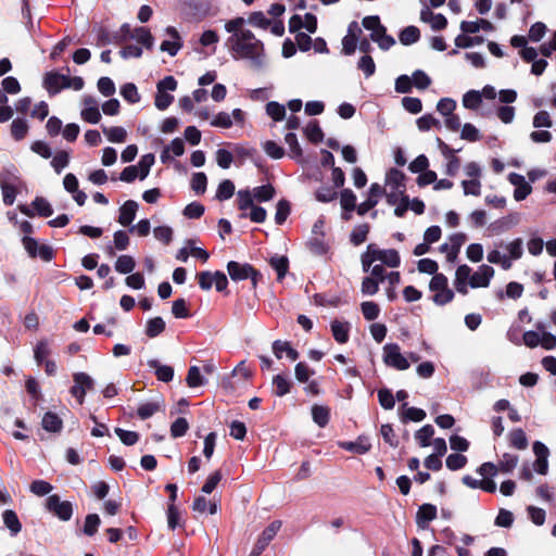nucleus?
<instances>
[{
    "label": "nucleus",
    "mask_w": 556,
    "mask_h": 556,
    "mask_svg": "<svg viewBox=\"0 0 556 556\" xmlns=\"http://www.w3.org/2000/svg\"><path fill=\"white\" fill-rule=\"evenodd\" d=\"M445 464L450 470H458L465 467L467 464V457L458 453L450 454L445 460Z\"/></svg>",
    "instance_id": "58"
},
{
    "label": "nucleus",
    "mask_w": 556,
    "mask_h": 556,
    "mask_svg": "<svg viewBox=\"0 0 556 556\" xmlns=\"http://www.w3.org/2000/svg\"><path fill=\"white\" fill-rule=\"evenodd\" d=\"M251 24L254 27L267 29L270 24L271 20L268 18L263 12H253L249 15L248 20H245V23Z\"/></svg>",
    "instance_id": "39"
},
{
    "label": "nucleus",
    "mask_w": 556,
    "mask_h": 556,
    "mask_svg": "<svg viewBox=\"0 0 556 556\" xmlns=\"http://www.w3.org/2000/svg\"><path fill=\"white\" fill-rule=\"evenodd\" d=\"M509 444L518 450H526L528 447V439L521 428L514 429L508 434Z\"/></svg>",
    "instance_id": "28"
},
{
    "label": "nucleus",
    "mask_w": 556,
    "mask_h": 556,
    "mask_svg": "<svg viewBox=\"0 0 556 556\" xmlns=\"http://www.w3.org/2000/svg\"><path fill=\"white\" fill-rule=\"evenodd\" d=\"M383 362L387 366L396 370H406L410 364L407 357L401 353V348L396 343H387L383 346Z\"/></svg>",
    "instance_id": "3"
},
{
    "label": "nucleus",
    "mask_w": 556,
    "mask_h": 556,
    "mask_svg": "<svg viewBox=\"0 0 556 556\" xmlns=\"http://www.w3.org/2000/svg\"><path fill=\"white\" fill-rule=\"evenodd\" d=\"M410 79L413 86L420 90L427 89L431 84V78L421 70H416Z\"/></svg>",
    "instance_id": "48"
},
{
    "label": "nucleus",
    "mask_w": 556,
    "mask_h": 556,
    "mask_svg": "<svg viewBox=\"0 0 556 556\" xmlns=\"http://www.w3.org/2000/svg\"><path fill=\"white\" fill-rule=\"evenodd\" d=\"M165 329V321L162 317L150 318L146 325V334L149 338H155Z\"/></svg>",
    "instance_id": "31"
},
{
    "label": "nucleus",
    "mask_w": 556,
    "mask_h": 556,
    "mask_svg": "<svg viewBox=\"0 0 556 556\" xmlns=\"http://www.w3.org/2000/svg\"><path fill=\"white\" fill-rule=\"evenodd\" d=\"M33 206L37 213L42 217H49L53 214L51 204L43 198H36L33 201Z\"/></svg>",
    "instance_id": "62"
},
{
    "label": "nucleus",
    "mask_w": 556,
    "mask_h": 556,
    "mask_svg": "<svg viewBox=\"0 0 556 556\" xmlns=\"http://www.w3.org/2000/svg\"><path fill=\"white\" fill-rule=\"evenodd\" d=\"M100 522V517L97 514L88 515L85 519L84 533L88 536H92L98 531Z\"/></svg>",
    "instance_id": "56"
},
{
    "label": "nucleus",
    "mask_w": 556,
    "mask_h": 556,
    "mask_svg": "<svg viewBox=\"0 0 556 556\" xmlns=\"http://www.w3.org/2000/svg\"><path fill=\"white\" fill-rule=\"evenodd\" d=\"M47 509L63 521L70 520L73 515L72 503L68 501H61L60 496L56 494L50 495L47 498Z\"/></svg>",
    "instance_id": "6"
},
{
    "label": "nucleus",
    "mask_w": 556,
    "mask_h": 556,
    "mask_svg": "<svg viewBox=\"0 0 556 556\" xmlns=\"http://www.w3.org/2000/svg\"><path fill=\"white\" fill-rule=\"evenodd\" d=\"M338 445L345 451L359 455L366 454L371 447L369 439L365 435H359L355 441H340Z\"/></svg>",
    "instance_id": "14"
},
{
    "label": "nucleus",
    "mask_w": 556,
    "mask_h": 556,
    "mask_svg": "<svg viewBox=\"0 0 556 556\" xmlns=\"http://www.w3.org/2000/svg\"><path fill=\"white\" fill-rule=\"evenodd\" d=\"M189 424L186 418H177L170 426V434L173 438H180L186 434Z\"/></svg>",
    "instance_id": "64"
},
{
    "label": "nucleus",
    "mask_w": 556,
    "mask_h": 556,
    "mask_svg": "<svg viewBox=\"0 0 556 556\" xmlns=\"http://www.w3.org/2000/svg\"><path fill=\"white\" fill-rule=\"evenodd\" d=\"M290 214V204L286 200H280L276 206L275 222L277 225H282Z\"/></svg>",
    "instance_id": "57"
},
{
    "label": "nucleus",
    "mask_w": 556,
    "mask_h": 556,
    "mask_svg": "<svg viewBox=\"0 0 556 556\" xmlns=\"http://www.w3.org/2000/svg\"><path fill=\"white\" fill-rule=\"evenodd\" d=\"M164 401L159 399L154 401L143 402L138 406L137 416L146 420L152 417L155 413L162 410L164 408Z\"/></svg>",
    "instance_id": "18"
},
{
    "label": "nucleus",
    "mask_w": 556,
    "mask_h": 556,
    "mask_svg": "<svg viewBox=\"0 0 556 556\" xmlns=\"http://www.w3.org/2000/svg\"><path fill=\"white\" fill-rule=\"evenodd\" d=\"M363 26L370 31V39L376 41L379 38L381 31L386 33V27L380 23V18L377 15H370L363 18Z\"/></svg>",
    "instance_id": "22"
},
{
    "label": "nucleus",
    "mask_w": 556,
    "mask_h": 556,
    "mask_svg": "<svg viewBox=\"0 0 556 556\" xmlns=\"http://www.w3.org/2000/svg\"><path fill=\"white\" fill-rule=\"evenodd\" d=\"M340 204L346 212H352L356 206V195L350 189H344L340 195Z\"/></svg>",
    "instance_id": "50"
},
{
    "label": "nucleus",
    "mask_w": 556,
    "mask_h": 556,
    "mask_svg": "<svg viewBox=\"0 0 556 556\" xmlns=\"http://www.w3.org/2000/svg\"><path fill=\"white\" fill-rule=\"evenodd\" d=\"M369 232V227L366 224H362L356 226L351 233V241L355 245H359L365 242L367 235Z\"/></svg>",
    "instance_id": "59"
},
{
    "label": "nucleus",
    "mask_w": 556,
    "mask_h": 556,
    "mask_svg": "<svg viewBox=\"0 0 556 556\" xmlns=\"http://www.w3.org/2000/svg\"><path fill=\"white\" fill-rule=\"evenodd\" d=\"M235 193V185L231 180H223L217 188L216 199L219 201H226L230 199Z\"/></svg>",
    "instance_id": "40"
},
{
    "label": "nucleus",
    "mask_w": 556,
    "mask_h": 556,
    "mask_svg": "<svg viewBox=\"0 0 556 556\" xmlns=\"http://www.w3.org/2000/svg\"><path fill=\"white\" fill-rule=\"evenodd\" d=\"M462 187L465 195L478 197L481 193L480 179H465L462 181Z\"/></svg>",
    "instance_id": "54"
},
{
    "label": "nucleus",
    "mask_w": 556,
    "mask_h": 556,
    "mask_svg": "<svg viewBox=\"0 0 556 556\" xmlns=\"http://www.w3.org/2000/svg\"><path fill=\"white\" fill-rule=\"evenodd\" d=\"M519 457L515 454L504 453L498 460L500 472L510 473L518 465Z\"/></svg>",
    "instance_id": "30"
},
{
    "label": "nucleus",
    "mask_w": 556,
    "mask_h": 556,
    "mask_svg": "<svg viewBox=\"0 0 556 556\" xmlns=\"http://www.w3.org/2000/svg\"><path fill=\"white\" fill-rule=\"evenodd\" d=\"M165 34L169 37V39L164 40L161 43L160 49L161 51L168 53L170 56H175L184 46L182 38L180 37L178 30L173 26L166 27Z\"/></svg>",
    "instance_id": "8"
},
{
    "label": "nucleus",
    "mask_w": 556,
    "mask_h": 556,
    "mask_svg": "<svg viewBox=\"0 0 556 556\" xmlns=\"http://www.w3.org/2000/svg\"><path fill=\"white\" fill-rule=\"evenodd\" d=\"M130 38L137 40L143 45L147 49H152L154 45V38L150 30L146 27H136L130 34Z\"/></svg>",
    "instance_id": "25"
},
{
    "label": "nucleus",
    "mask_w": 556,
    "mask_h": 556,
    "mask_svg": "<svg viewBox=\"0 0 556 556\" xmlns=\"http://www.w3.org/2000/svg\"><path fill=\"white\" fill-rule=\"evenodd\" d=\"M460 138L469 142H476L480 140L481 136L479 129L475 125L466 123L462 127Z\"/></svg>",
    "instance_id": "49"
},
{
    "label": "nucleus",
    "mask_w": 556,
    "mask_h": 556,
    "mask_svg": "<svg viewBox=\"0 0 556 556\" xmlns=\"http://www.w3.org/2000/svg\"><path fill=\"white\" fill-rule=\"evenodd\" d=\"M495 270L490 265H481L478 270L472 274L469 280L470 288H486L490 286L492 278L494 277Z\"/></svg>",
    "instance_id": "9"
},
{
    "label": "nucleus",
    "mask_w": 556,
    "mask_h": 556,
    "mask_svg": "<svg viewBox=\"0 0 556 556\" xmlns=\"http://www.w3.org/2000/svg\"><path fill=\"white\" fill-rule=\"evenodd\" d=\"M186 382L190 388L202 387L206 383V379L201 374V368L198 366H191L188 370Z\"/></svg>",
    "instance_id": "29"
},
{
    "label": "nucleus",
    "mask_w": 556,
    "mask_h": 556,
    "mask_svg": "<svg viewBox=\"0 0 556 556\" xmlns=\"http://www.w3.org/2000/svg\"><path fill=\"white\" fill-rule=\"evenodd\" d=\"M266 113L276 122L282 121L286 116L285 105L270 101L266 104Z\"/></svg>",
    "instance_id": "46"
},
{
    "label": "nucleus",
    "mask_w": 556,
    "mask_h": 556,
    "mask_svg": "<svg viewBox=\"0 0 556 556\" xmlns=\"http://www.w3.org/2000/svg\"><path fill=\"white\" fill-rule=\"evenodd\" d=\"M273 387L277 396H283L290 392V381L282 375H276L273 378Z\"/></svg>",
    "instance_id": "42"
},
{
    "label": "nucleus",
    "mask_w": 556,
    "mask_h": 556,
    "mask_svg": "<svg viewBox=\"0 0 556 556\" xmlns=\"http://www.w3.org/2000/svg\"><path fill=\"white\" fill-rule=\"evenodd\" d=\"M137 211H138V203L136 201H134V200L126 201L119 207L118 223L122 226H130L131 223L136 218Z\"/></svg>",
    "instance_id": "17"
},
{
    "label": "nucleus",
    "mask_w": 556,
    "mask_h": 556,
    "mask_svg": "<svg viewBox=\"0 0 556 556\" xmlns=\"http://www.w3.org/2000/svg\"><path fill=\"white\" fill-rule=\"evenodd\" d=\"M437 507L432 504H422L416 514V525L419 529H427L430 521L437 518Z\"/></svg>",
    "instance_id": "15"
},
{
    "label": "nucleus",
    "mask_w": 556,
    "mask_h": 556,
    "mask_svg": "<svg viewBox=\"0 0 556 556\" xmlns=\"http://www.w3.org/2000/svg\"><path fill=\"white\" fill-rule=\"evenodd\" d=\"M372 252L377 262L391 268H396L401 264V257L394 249H380L372 243Z\"/></svg>",
    "instance_id": "10"
},
{
    "label": "nucleus",
    "mask_w": 556,
    "mask_h": 556,
    "mask_svg": "<svg viewBox=\"0 0 556 556\" xmlns=\"http://www.w3.org/2000/svg\"><path fill=\"white\" fill-rule=\"evenodd\" d=\"M405 175L403 172L391 168L386 174V198L390 205L397 204L401 198L405 195Z\"/></svg>",
    "instance_id": "2"
},
{
    "label": "nucleus",
    "mask_w": 556,
    "mask_h": 556,
    "mask_svg": "<svg viewBox=\"0 0 556 556\" xmlns=\"http://www.w3.org/2000/svg\"><path fill=\"white\" fill-rule=\"evenodd\" d=\"M136 267V262L130 255H121L115 263V270L119 274H130Z\"/></svg>",
    "instance_id": "34"
},
{
    "label": "nucleus",
    "mask_w": 556,
    "mask_h": 556,
    "mask_svg": "<svg viewBox=\"0 0 556 556\" xmlns=\"http://www.w3.org/2000/svg\"><path fill=\"white\" fill-rule=\"evenodd\" d=\"M121 94L129 103H137L140 101V94L135 84L127 83L122 86Z\"/></svg>",
    "instance_id": "47"
},
{
    "label": "nucleus",
    "mask_w": 556,
    "mask_h": 556,
    "mask_svg": "<svg viewBox=\"0 0 556 556\" xmlns=\"http://www.w3.org/2000/svg\"><path fill=\"white\" fill-rule=\"evenodd\" d=\"M533 453L536 456V459L533 464L534 470L540 475H546L548 471L549 455L547 446L540 441H535L533 443Z\"/></svg>",
    "instance_id": "11"
},
{
    "label": "nucleus",
    "mask_w": 556,
    "mask_h": 556,
    "mask_svg": "<svg viewBox=\"0 0 556 556\" xmlns=\"http://www.w3.org/2000/svg\"><path fill=\"white\" fill-rule=\"evenodd\" d=\"M28 131L27 121L24 118H15L11 124V135L15 140H22Z\"/></svg>",
    "instance_id": "38"
},
{
    "label": "nucleus",
    "mask_w": 556,
    "mask_h": 556,
    "mask_svg": "<svg viewBox=\"0 0 556 556\" xmlns=\"http://www.w3.org/2000/svg\"><path fill=\"white\" fill-rule=\"evenodd\" d=\"M2 520L11 536H16L22 530V523L12 509H5L2 514Z\"/></svg>",
    "instance_id": "21"
},
{
    "label": "nucleus",
    "mask_w": 556,
    "mask_h": 556,
    "mask_svg": "<svg viewBox=\"0 0 556 556\" xmlns=\"http://www.w3.org/2000/svg\"><path fill=\"white\" fill-rule=\"evenodd\" d=\"M357 68L364 73L366 78H369L376 72V64L370 55L365 54L358 60Z\"/></svg>",
    "instance_id": "45"
},
{
    "label": "nucleus",
    "mask_w": 556,
    "mask_h": 556,
    "mask_svg": "<svg viewBox=\"0 0 556 556\" xmlns=\"http://www.w3.org/2000/svg\"><path fill=\"white\" fill-rule=\"evenodd\" d=\"M68 153L65 151H60L53 156L51 166L54 168L55 173L60 174L68 165Z\"/></svg>",
    "instance_id": "61"
},
{
    "label": "nucleus",
    "mask_w": 556,
    "mask_h": 556,
    "mask_svg": "<svg viewBox=\"0 0 556 556\" xmlns=\"http://www.w3.org/2000/svg\"><path fill=\"white\" fill-rule=\"evenodd\" d=\"M330 328L338 343L343 344L349 341L351 330V324L349 321L333 320Z\"/></svg>",
    "instance_id": "19"
},
{
    "label": "nucleus",
    "mask_w": 556,
    "mask_h": 556,
    "mask_svg": "<svg viewBox=\"0 0 556 556\" xmlns=\"http://www.w3.org/2000/svg\"><path fill=\"white\" fill-rule=\"evenodd\" d=\"M361 309L366 320H375L380 314V307L372 301H366L361 304Z\"/></svg>",
    "instance_id": "44"
},
{
    "label": "nucleus",
    "mask_w": 556,
    "mask_h": 556,
    "mask_svg": "<svg viewBox=\"0 0 556 556\" xmlns=\"http://www.w3.org/2000/svg\"><path fill=\"white\" fill-rule=\"evenodd\" d=\"M252 195L260 202L269 201L275 194V189L271 185H264L255 187L252 191Z\"/></svg>",
    "instance_id": "41"
},
{
    "label": "nucleus",
    "mask_w": 556,
    "mask_h": 556,
    "mask_svg": "<svg viewBox=\"0 0 556 556\" xmlns=\"http://www.w3.org/2000/svg\"><path fill=\"white\" fill-rule=\"evenodd\" d=\"M304 134L306 138L314 143L320 142L324 138L323 130L316 121H311L306 125L304 128Z\"/></svg>",
    "instance_id": "35"
},
{
    "label": "nucleus",
    "mask_w": 556,
    "mask_h": 556,
    "mask_svg": "<svg viewBox=\"0 0 556 556\" xmlns=\"http://www.w3.org/2000/svg\"><path fill=\"white\" fill-rule=\"evenodd\" d=\"M67 81V75L50 72L46 74L43 85L49 93L55 94L66 88Z\"/></svg>",
    "instance_id": "13"
},
{
    "label": "nucleus",
    "mask_w": 556,
    "mask_h": 556,
    "mask_svg": "<svg viewBox=\"0 0 556 556\" xmlns=\"http://www.w3.org/2000/svg\"><path fill=\"white\" fill-rule=\"evenodd\" d=\"M0 187L2 191V199L5 205H12L16 198V188L3 180H0Z\"/></svg>",
    "instance_id": "55"
},
{
    "label": "nucleus",
    "mask_w": 556,
    "mask_h": 556,
    "mask_svg": "<svg viewBox=\"0 0 556 556\" xmlns=\"http://www.w3.org/2000/svg\"><path fill=\"white\" fill-rule=\"evenodd\" d=\"M244 25L245 20L241 16L225 23L229 34L225 47L235 60H245L253 70L261 71L267 63L264 43Z\"/></svg>",
    "instance_id": "1"
},
{
    "label": "nucleus",
    "mask_w": 556,
    "mask_h": 556,
    "mask_svg": "<svg viewBox=\"0 0 556 556\" xmlns=\"http://www.w3.org/2000/svg\"><path fill=\"white\" fill-rule=\"evenodd\" d=\"M210 124L213 127L230 128L232 126V118L229 113L219 112L212 118Z\"/></svg>",
    "instance_id": "63"
},
{
    "label": "nucleus",
    "mask_w": 556,
    "mask_h": 556,
    "mask_svg": "<svg viewBox=\"0 0 556 556\" xmlns=\"http://www.w3.org/2000/svg\"><path fill=\"white\" fill-rule=\"evenodd\" d=\"M312 253L323 255L327 252V244L325 243L324 236H312L307 242Z\"/></svg>",
    "instance_id": "51"
},
{
    "label": "nucleus",
    "mask_w": 556,
    "mask_h": 556,
    "mask_svg": "<svg viewBox=\"0 0 556 556\" xmlns=\"http://www.w3.org/2000/svg\"><path fill=\"white\" fill-rule=\"evenodd\" d=\"M42 428L49 432H60L63 427L62 419L52 412H47L41 420Z\"/></svg>",
    "instance_id": "24"
},
{
    "label": "nucleus",
    "mask_w": 556,
    "mask_h": 556,
    "mask_svg": "<svg viewBox=\"0 0 556 556\" xmlns=\"http://www.w3.org/2000/svg\"><path fill=\"white\" fill-rule=\"evenodd\" d=\"M433 434V427L431 425H426L415 433V439L421 447H427L431 444L430 440Z\"/></svg>",
    "instance_id": "37"
},
{
    "label": "nucleus",
    "mask_w": 556,
    "mask_h": 556,
    "mask_svg": "<svg viewBox=\"0 0 556 556\" xmlns=\"http://www.w3.org/2000/svg\"><path fill=\"white\" fill-rule=\"evenodd\" d=\"M148 366L155 370V376L160 381L169 382L174 378V369L168 365H162L157 359H149Z\"/></svg>",
    "instance_id": "20"
},
{
    "label": "nucleus",
    "mask_w": 556,
    "mask_h": 556,
    "mask_svg": "<svg viewBox=\"0 0 556 556\" xmlns=\"http://www.w3.org/2000/svg\"><path fill=\"white\" fill-rule=\"evenodd\" d=\"M281 525L282 523L280 520H275L267 528H265L257 542L255 543L250 556H260L271 542V540L276 536L281 528Z\"/></svg>",
    "instance_id": "7"
},
{
    "label": "nucleus",
    "mask_w": 556,
    "mask_h": 556,
    "mask_svg": "<svg viewBox=\"0 0 556 556\" xmlns=\"http://www.w3.org/2000/svg\"><path fill=\"white\" fill-rule=\"evenodd\" d=\"M482 102V94L477 90H469L463 97V105L469 110H477Z\"/></svg>",
    "instance_id": "36"
},
{
    "label": "nucleus",
    "mask_w": 556,
    "mask_h": 556,
    "mask_svg": "<svg viewBox=\"0 0 556 556\" xmlns=\"http://www.w3.org/2000/svg\"><path fill=\"white\" fill-rule=\"evenodd\" d=\"M472 276L471 268L464 264L459 265L455 273L454 286L458 293L466 295L469 289V280Z\"/></svg>",
    "instance_id": "12"
},
{
    "label": "nucleus",
    "mask_w": 556,
    "mask_h": 556,
    "mask_svg": "<svg viewBox=\"0 0 556 556\" xmlns=\"http://www.w3.org/2000/svg\"><path fill=\"white\" fill-rule=\"evenodd\" d=\"M114 431L119 440L127 446L136 444L139 440V434L135 431H128L122 428H115Z\"/></svg>",
    "instance_id": "60"
},
{
    "label": "nucleus",
    "mask_w": 556,
    "mask_h": 556,
    "mask_svg": "<svg viewBox=\"0 0 556 556\" xmlns=\"http://www.w3.org/2000/svg\"><path fill=\"white\" fill-rule=\"evenodd\" d=\"M154 160L155 157L152 153H148L141 156L138 165H136L138 167L139 178L141 180L149 175L150 169L154 164Z\"/></svg>",
    "instance_id": "43"
},
{
    "label": "nucleus",
    "mask_w": 556,
    "mask_h": 556,
    "mask_svg": "<svg viewBox=\"0 0 556 556\" xmlns=\"http://www.w3.org/2000/svg\"><path fill=\"white\" fill-rule=\"evenodd\" d=\"M379 280L376 278H371L369 276H366L363 278L361 291L364 295H375L379 291Z\"/></svg>",
    "instance_id": "52"
},
{
    "label": "nucleus",
    "mask_w": 556,
    "mask_h": 556,
    "mask_svg": "<svg viewBox=\"0 0 556 556\" xmlns=\"http://www.w3.org/2000/svg\"><path fill=\"white\" fill-rule=\"evenodd\" d=\"M227 270L230 278L235 281L245 280L250 278L252 280L253 286H256L257 283V278L260 274L250 264H241L235 261H230L227 264Z\"/></svg>",
    "instance_id": "4"
},
{
    "label": "nucleus",
    "mask_w": 556,
    "mask_h": 556,
    "mask_svg": "<svg viewBox=\"0 0 556 556\" xmlns=\"http://www.w3.org/2000/svg\"><path fill=\"white\" fill-rule=\"evenodd\" d=\"M271 268L277 273V279L282 280L289 268V260L283 255H275L269 260Z\"/></svg>",
    "instance_id": "26"
},
{
    "label": "nucleus",
    "mask_w": 556,
    "mask_h": 556,
    "mask_svg": "<svg viewBox=\"0 0 556 556\" xmlns=\"http://www.w3.org/2000/svg\"><path fill=\"white\" fill-rule=\"evenodd\" d=\"M312 417L315 424L324 428L329 421L330 412L326 406L314 405L312 407Z\"/></svg>",
    "instance_id": "32"
},
{
    "label": "nucleus",
    "mask_w": 556,
    "mask_h": 556,
    "mask_svg": "<svg viewBox=\"0 0 556 556\" xmlns=\"http://www.w3.org/2000/svg\"><path fill=\"white\" fill-rule=\"evenodd\" d=\"M74 384L71 388V394L77 400L78 404H83L87 391L93 388V379L86 372H76L73 375Z\"/></svg>",
    "instance_id": "5"
},
{
    "label": "nucleus",
    "mask_w": 556,
    "mask_h": 556,
    "mask_svg": "<svg viewBox=\"0 0 556 556\" xmlns=\"http://www.w3.org/2000/svg\"><path fill=\"white\" fill-rule=\"evenodd\" d=\"M460 29L464 34H476L483 30H492L493 25L491 22L486 20H477V21H463L460 23Z\"/></svg>",
    "instance_id": "23"
},
{
    "label": "nucleus",
    "mask_w": 556,
    "mask_h": 556,
    "mask_svg": "<svg viewBox=\"0 0 556 556\" xmlns=\"http://www.w3.org/2000/svg\"><path fill=\"white\" fill-rule=\"evenodd\" d=\"M271 349L278 359L286 356L291 362H294L299 358V352L288 341L276 340L273 342Z\"/></svg>",
    "instance_id": "16"
},
{
    "label": "nucleus",
    "mask_w": 556,
    "mask_h": 556,
    "mask_svg": "<svg viewBox=\"0 0 556 556\" xmlns=\"http://www.w3.org/2000/svg\"><path fill=\"white\" fill-rule=\"evenodd\" d=\"M206 185H207V177L204 173L199 172V173H194L192 175L191 189L195 193H200V194L204 193L206 190Z\"/></svg>",
    "instance_id": "53"
},
{
    "label": "nucleus",
    "mask_w": 556,
    "mask_h": 556,
    "mask_svg": "<svg viewBox=\"0 0 556 556\" xmlns=\"http://www.w3.org/2000/svg\"><path fill=\"white\" fill-rule=\"evenodd\" d=\"M419 37L420 31L416 26H407L399 35L401 43L405 46L415 43Z\"/></svg>",
    "instance_id": "33"
},
{
    "label": "nucleus",
    "mask_w": 556,
    "mask_h": 556,
    "mask_svg": "<svg viewBox=\"0 0 556 556\" xmlns=\"http://www.w3.org/2000/svg\"><path fill=\"white\" fill-rule=\"evenodd\" d=\"M102 131L106 136L108 140L114 143H122L126 141L127 131L121 126L105 127L102 126Z\"/></svg>",
    "instance_id": "27"
}]
</instances>
